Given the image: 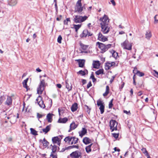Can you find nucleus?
Masks as SVG:
<instances>
[{"label": "nucleus", "mask_w": 158, "mask_h": 158, "mask_svg": "<svg viewBox=\"0 0 158 158\" xmlns=\"http://www.w3.org/2000/svg\"><path fill=\"white\" fill-rule=\"evenodd\" d=\"M100 26L101 28V31L103 34L108 33L110 30L111 26L110 24L101 25Z\"/></svg>", "instance_id": "obj_6"}, {"label": "nucleus", "mask_w": 158, "mask_h": 158, "mask_svg": "<svg viewBox=\"0 0 158 158\" xmlns=\"http://www.w3.org/2000/svg\"><path fill=\"white\" fill-rule=\"evenodd\" d=\"M83 7L82 6L81 0H78L76 4L75 12L80 13L83 10Z\"/></svg>", "instance_id": "obj_5"}, {"label": "nucleus", "mask_w": 158, "mask_h": 158, "mask_svg": "<svg viewBox=\"0 0 158 158\" xmlns=\"http://www.w3.org/2000/svg\"><path fill=\"white\" fill-rule=\"evenodd\" d=\"M86 80L84 79H83L82 80V83L83 85H84L85 83H86Z\"/></svg>", "instance_id": "obj_59"}, {"label": "nucleus", "mask_w": 158, "mask_h": 158, "mask_svg": "<svg viewBox=\"0 0 158 158\" xmlns=\"http://www.w3.org/2000/svg\"><path fill=\"white\" fill-rule=\"evenodd\" d=\"M114 78H115L114 76H113L112 77L110 81V83H111L114 80Z\"/></svg>", "instance_id": "obj_58"}, {"label": "nucleus", "mask_w": 158, "mask_h": 158, "mask_svg": "<svg viewBox=\"0 0 158 158\" xmlns=\"http://www.w3.org/2000/svg\"><path fill=\"white\" fill-rule=\"evenodd\" d=\"M87 72L88 71L87 70L84 71L81 70L78 72L77 74H81L82 76H84L86 74V73H87Z\"/></svg>", "instance_id": "obj_35"}, {"label": "nucleus", "mask_w": 158, "mask_h": 158, "mask_svg": "<svg viewBox=\"0 0 158 158\" xmlns=\"http://www.w3.org/2000/svg\"><path fill=\"white\" fill-rule=\"evenodd\" d=\"M69 22L70 23V20L69 18H67L64 21V25H68Z\"/></svg>", "instance_id": "obj_41"}, {"label": "nucleus", "mask_w": 158, "mask_h": 158, "mask_svg": "<svg viewBox=\"0 0 158 158\" xmlns=\"http://www.w3.org/2000/svg\"><path fill=\"white\" fill-rule=\"evenodd\" d=\"M86 107V109H87V112L89 114L90 112V109L89 108V107L87 106H85Z\"/></svg>", "instance_id": "obj_53"}, {"label": "nucleus", "mask_w": 158, "mask_h": 158, "mask_svg": "<svg viewBox=\"0 0 158 158\" xmlns=\"http://www.w3.org/2000/svg\"><path fill=\"white\" fill-rule=\"evenodd\" d=\"M62 39V38L61 36L60 35H59L57 39L58 42L59 43H61Z\"/></svg>", "instance_id": "obj_46"}, {"label": "nucleus", "mask_w": 158, "mask_h": 158, "mask_svg": "<svg viewBox=\"0 0 158 158\" xmlns=\"http://www.w3.org/2000/svg\"><path fill=\"white\" fill-rule=\"evenodd\" d=\"M72 137L70 136H67L64 139V141L66 143H67L69 144H70L71 143Z\"/></svg>", "instance_id": "obj_25"}, {"label": "nucleus", "mask_w": 158, "mask_h": 158, "mask_svg": "<svg viewBox=\"0 0 158 158\" xmlns=\"http://www.w3.org/2000/svg\"><path fill=\"white\" fill-rule=\"evenodd\" d=\"M43 116V115L39 113H37V117L39 118H42Z\"/></svg>", "instance_id": "obj_50"}, {"label": "nucleus", "mask_w": 158, "mask_h": 158, "mask_svg": "<svg viewBox=\"0 0 158 158\" xmlns=\"http://www.w3.org/2000/svg\"><path fill=\"white\" fill-rule=\"evenodd\" d=\"M87 129L85 128H82V130L79 132V136L82 137L83 136L85 135L87 133Z\"/></svg>", "instance_id": "obj_18"}, {"label": "nucleus", "mask_w": 158, "mask_h": 158, "mask_svg": "<svg viewBox=\"0 0 158 158\" xmlns=\"http://www.w3.org/2000/svg\"><path fill=\"white\" fill-rule=\"evenodd\" d=\"M33 30V29L30 28H29L28 29V32L31 33L32 31Z\"/></svg>", "instance_id": "obj_62"}, {"label": "nucleus", "mask_w": 158, "mask_h": 158, "mask_svg": "<svg viewBox=\"0 0 158 158\" xmlns=\"http://www.w3.org/2000/svg\"><path fill=\"white\" fill-rule=\"evenodd\" d=\"M8 2L9 5L11 6H15L17 3L16 0H8Z\"/></svg>", "instance_id": "obj_22"}, {"label": "nucleus", "mask_w": 158, "mask_h": 158, "mask_svg": "<svg viewBox=\"0 0 158 158\" xmlns=\"http://www.w3.org/2000/svg\"><path fill=\"white\" fill-rule=\"evenodd\" d=\"M92 144H91L90 145L87 146L85 148V150L86 152L88 153L91 151V147L92 145Z\"/></svg>", "instance_id": "obj_39"}, {"label": "nucleus", "mask_w": 158, "mask_h": 158, "mask_svg": "<svg viewBox=\"0 0 158 158\" xmlns=\"http://www.w3.org/2000/svg\"><path fill=\"white\" fill-rule=\"evenodd\" d=\"M36 70L38 72H40L41 71V70L39 68H37L36 69Z\"/></svg>", "instance_id": "obj_64"}, {"label": "nucleus", "mask_w": 158, "mask_h": 158, "mask_svg": "<svg viewBox=\"0 0 158 158\" xmlns=\"http://www.w3.org/2000/svg\"><path fill=\"white\" fill-rule=\"evenodd\" d=\"M47 83L45 82L44 79L40 80L39 86L37 89V93L39 94H41L44 90Z\"/></svg>", "instance_id": "obj_2"}, {"label": "nucleus", "mask_w": 158, "mask_h": 158, "mask_svg": "<svg viewBox=\"0 0 158 158\" xmlns=\"http://www.w3.org/2000/svg\"><path fill=\"white\" fill-rule=\"evenodd\" d=\"M59 88H60L61 87V85L60 84H58L56 85Z\"/></svg>", "instance_id": "obj_61"}, {"label": "nucleus", "mask_w": 158, "mask_h": 158, "mask_svg": "<svg viewBox=\"0 0 158 158\" xmlns=\"http://www.w3.org/2000/svg\"><path fill=\"white\" fill-rule=\"evenodd\" d=\"M36 100V102L38 103L41 108H44L45 107L43 101L42 100V98L41 96H39Z\"/></svg>", "instance_id": "obj_10"}, {"label": "nucleus", "mask_w": 158, "mask_h": 158, "mask_svg": "<svg viewBox=\"0 0 158 158\" xmlns=\"http://www.w3.org/2000/svg\"><path fill=\"white\" fill-rule=\"evenodd\" d=\"M51 146H52V153H54L55 152L56 150V148L57 147L55 145H54L53 146H52V145H51Z\"/></svg>", "instance_id": "obj_42"}, {"label": "nucleus", "mask_w": 158, "mask_h": 158, "mask_svg": "<svg viewBox=\"0 0 158 158\" xmlns=\"http://www.w3.org/2000/svg\"><path fill=\"white\" fill-rule=\"evenodd\" d=\"M91 35L90 33L88 32L87 30L85 29L83 31L82 34L81 35V38H82L85 37L87 36H90Z\"/></svg>", "instance_id": "obj_16"}, {"label": "nucleus", "mask_w": 158, "mask_h": 158, "mask_svg": "<svg viewBox=\"0 0 158 158\" xmlns=\"http://www.w3.org/2000/svg\"><path fill=\"white\" fill-rule=\"evenodd\" d=\"M115 64V63L114 62H107L106 63L105 69L106 70L110 69L111 67H114Z\"/></svg>", "instance_id": "obj_12"}, {"label": "nucleus", "mask_w": 158, "mask_h": 158, "mask_svg": "<svg viewBox=\"0 0 158 158\" xmlns=\"http://www.w3.org/2000/svg\"><path fill=\"white\" fill-rule=\"evenodd\" d=\"M66 87L68 89V91L72 89L71 86L69 85L68 83L67 82L66 83Z\"/></svg>", "instance_id": "obj_43"}, {"label": "nucleus", "mask_w": 158, "mask_h": 158, "mask_svg": "<svg viewBox=\"0 0 158 158\" xmlns=\"http://www.w3.org/2000/svg\"><path fill=\"white\" fill-rule=\"evenodd\" d=\"M73 21L76 23H81L86 20L88 17L86 16H82L79 15H76L73 17Z\"/></svg>", "instance_id": "obj_1"}, {"label": "nucleus", "mask_w": 158, "mask_h": 158, "mask_svg": "<svg viewBox=\"0 0 158 158\" xmlns=\"http://www.w3.org/2000/svg\"><path fill=\"white\" fill-rule=\"evenodd\" d=\"M50 156L52 157L53 158H56V156H54L53 153H51Z\"/></svg>", "instance_id": "obj_60"}, {"label": "nucleus", "mask_w": 158, "mask_h": 158, "mask_svg": "<svg viewBox=\"0 0 158 158\" xmlns=\"http://www.w3.org/2000/svg\"><path fill=\"white\" fill-rule=\"evenodd\" d=\"M78 126L77 124H75V122H73L70 125V129L68 131L70 132L71 130L75 129Z\"/></svg>", "instance_id": "obj_17"}, {"label": "nucleus", "mask_w": 158, "mask_h": 158, "mask_svg": "<svg viewBox=\"0 0 158 158\" xmlns=\"http://www.w3.org/2000/svg\"><path fill=\"white\" fill-rule=\"evenodd\" d=\"M81 152L76 151L73 152L70 154V156L72 158H79L81 156Z\"/></svg>", "instance_id": "obj_11"}, {"label": "nucleus", "mask_w": 158, "mask_h": 158, "mask_svg": "<svg viewBox=\"0 0 158 158\" xmlns=\"http://www.w3.org/2000/svg\"><path fill=\"white\" fill-rule=\"evenodd\" d=\"M91 140L87 137H84L83 140V142L85 144H87L91 143Z\"/></svg>", "instance_id": "obj_20"}, {"label": "nucleus", "mask_w": 158, "mask_h": 158, "mask_svg": "<svg viewBox=\"0 0 158 158\" xmlns=\"http://www.w3.org/2000/svg\"><path fill=\"white\" fill-rule=\"evenodd\" d=\"M109 92V87L108 86L106 87V90L105 93L103 94V96L104 97L106 96Z\"/></svg>", "instance_id": "obj_32"}, {"label": "nucleus", "mask_w": 158, "mask_h": 158, "mask_svg": "<svg viewBox=\"0 0 158 158\" xmlns=\"http://www.w3.org/2000/svg\"><path fill=\"white\" fill-rule=\"evenodd\" d=\"M97 44L98 45V47L101 49V52L102 53H104L106 51L111 47V45L110 44L105 45L104 44L99 42H97Z\"/></svg>", "instance_id": "obj_3"}, {"label": "nucleus", "mask_w": 158, "mask_h": 158, "mask_svg": "<svg viewBox=\"0 0 158 158\" xmlns=\"http://www.w3.org/2000/svg\"><path fill=\"white\" fill-rule=\"evenodd\" d=\"M97 105L99 106V109L100 110L101 113L103 114L104 111V104L101 99L98 100L97 101Z\"/></svg>", "instance_id": "obj_8"}, {"label": "nucleus", "mask_w": 158, "mask_h": 158, "mask_svg": "<svg viewBox=\"0 0 158 158\" xmlns=\"http://www.w3.org/2000/svg\"><path fill=\"white\" fill-rule=\"evenodd\" d=\"M52 141L54 143L57 144L59 146L60 144V141L58 137H55L52 138Z\"/></svg>", "instance_id": "obj_19"}, {"label": "nucleus", "mask_w": 158, "mask_h": 158, "mask_svg": "<svg viewBox=\"0 0 158 158\" xmlns=\"http://www.w3.org/2000/svg\"><path fill=\"white\" fill-rule=\"evenodd\" d=\"M114 151L113 152H116V151L118 152H119L120 150L119 149H117L116 147H115L114 148Z\"/></svg>", "instance_id": "obj_56"}, {"label": "nucleus", "mask_w": 158, "mask_h": 158, "mask_svg": "<svg viewBox=\"0 0 158 158\" xmlns=\"http://www.w3.org/2000/svg\"><path fill=\"white\" fill-rule=\"evenodd\" d=\"M99 21H100V25H109L110 19L107 15H104V16L100 18Z\"/></svg>", "instance_id": "obj_4"}, {"label": "nucleus", "mask_w": 158, "mask_h": 158, "mask_svg": "<svg viewBox=\"0 0 158 158\" xmlns=\"http://www.w3.org/2000/svg\"><path fill=\"white\" fill-rule=\"evenodd\" d=\"M28 78H27L26 79L23 81V87L27 89V90H28V87L27 85V82Z\"/></svg>", "instance_id": "obj_28"}, {"label": "nucleus", "mask_w": 158, "mask_h": 158, "mask_svg": "<svg viewBox=\"0 0 158 158\" xmlns=\"http://www.w3.org/2000/svg\"><path fill=\"white\" fill-rule=\"evenodd\" d=\"M71 148H76L77 149L78 148L79 146L78 145H73L71 146Z\"/></svg>", "instance_id": "obj_55"}, {"label": "nucleus", "mask_w": 158, "mask_h": 158, "mask_svg": "<svg viewBox=\"0 0 158 158\" xmlns=\"http://www.w3.org/2000/svg\"><path fill=\"white\" fill-rule=\"evenodd\" d=\"M133 72L134 73L136 74L137 75H138L140 77H142L144 76V74L143 73L140 72L139 71H137V73H135V70H134L133 71Z\"/></svg>", "instance_id": "obj_36"}, {"label": "nucleus", "mask_w": 158, "mask_h": 158, "mask_svg": "<svg viewBox=\"0 0 158 158\" xmlns=\"http://www.w3.org/2000/svg\"><path fill=\"white\" fill-rule=\"evenodd\" d=\"M53 115V114L49 113L47 116V119L48 121L49 122H51L52 121V116Z\"/></svg>", "instance_id": "obj_27"}, {"label": "nucleus", "mask_w": 158, "mask_h": 158, "mask_svg": "<svg viewBox=\"0 0 158 158\" xmlns=\"http://www.w3.org/2000/svg\"><path fill=\"white\" fill-rule=\"evenodd\" d=\"M12 100L11 97L8 96L5 104L7 106H10L12 104Z\"/></svg>", "instance_id": "obj_15"}, {"label": "nucleus", "mask_w": 158, "mask_h": 158, "mask_svg": "<svg viewBox=\"0 0 158 158\" xmlns=\"http://www.w3.org/2000/svg\"><path fill=\"white\" fill-rule=\"evenodd\" d=\"M93 65L94 68H98L100 64L98 61H95L93 63Z\"/></svg>", "instance_id": "obj_30"}, {"label": "nucleus", "mask_w": 158, "mask_h": 158, "mask_svg": "<svg viewBox=\"0 0 158 158\" xmlns=\"http://www.w3.org/2000/svg\"><path fill=\"white\" fill-rule=\"evenodd\" d=\"M42 142L43 144V146L46 148L47 147L48 144V143L45 140V139L44 138L43 140H42Z\"/></svg>", "instance_id": "obj_34"}, {"label": "nucleus", "mask_w": 158, "mask_h": 158, "mask_svg": "<svg viewBox=\"0 0 158 158\" xmlns=\"http://www.w3.org/2000/svg\"><path fill=\"white\" fill-rule=\"evenodd\" d=\"M113 52L112 53V56L113 57L115 58H116L118 56V53L117 52H115L114 51H113Z\"/></svg>", "instance_id": "obj_45"}, {"label": "nucleus", "mask_w": 158, "mask_h": 158, "mask_svg": "<svg viewBox=\"0 0 158 158\" xmlns=\"http://www.w3.org/2000/svg\"><path fill=\"white\" fill-rule=\"evenodd\" d=\"M142 94V92L140 91L138 92V95L139 96H140Z\"/></svg>", "instance_id": "obj_63"}, {"label": "nucleus", "mask_w": 158, "mask_h": 158, "mask_svg": "<svg viewBox=\"0 0 158 158\" xmlns=\"http://www.w3.org/2000/svg\"><path fill=\"white\" fill-rule=\"evenodd\" d=\"M110 2L114 6H115L116 5V3L114 0H111Z\"/></svg>", "instance_id": "obj_57"}, {"label": "nucleus", "mask_w": 158, "mask_h": 158, "mask_svg": "<svg viewBox=\"0 0 158 158\" xmlns=\"http://www.w3.org/2000/svg\"><path fill=\"white\" fill-rule=\"evenodd\" d=\"M104 70L103 69H100L95 72V73L97 75H99L103 73Z\"/></svg>", "instance_id": "obj_38"}, {"label": "nucleus", "mask_w": 158, "mask_h": 158, "mask_svg": "<svg viewBox=\"0 0 158 158\" xmlns=\"http://www.w3.org/2000/svg\"><path fill=\"white\" fill-rule=\"evenodd\" d=\"M92 86V84L91 82H89L87 85V88H89L90 87Z\"/></svg>", "instance_id": "obj_51"}, {"label": "nucleus", "mask_w": 158, "mask_h": 158, "mask_svg": "<svg viewBox=\"0 0 158 158\" xmlns=\"http://www.w3.org/2000/svg\"><path fill=\"white\" fill-rule=\"evenodd\" d=\"M6 98L5 96L2 95L0 97V105L1 104L2 102L5 100Z\"/></svg>", "instance_id": "obj_40"}, {"label": "nucleus", "mask_w": 158, "mask_h": 158, "mask_svg": "<svg viewBox=\"0 0 158 158\" xmlns=\"http://www.w3.org/2000/svg\"><path fill=\"white\" fill-rule=\"evenodd\" d=\"M155 23H157L158 22V15H156L154 17Z\"/></svg>", "instance_id": "obj_48"}, {"label": "nucleus", "mask_w": 158, "mask_h": 158, "mask_svg": "<svg viewBox=\"0 0 158 158\" xmlns=\"http://www.w3.org/2000/svg\"><path fill=\"white\" fill-rule=\"evenodd\" d=\"M113 100V99L111 100L109 102V108H111L113 105L112 104Z\"/></svg>", "instance_id": "obj_47"}, {"label": "nucleus", "mask_w": 158, "mask_h": 158, "mask_svg": "<svg viewBox=\"0 0 158 158\" xmlns=\"http://www.w3.org/2000/svg\"><path fill=\"white\" fill-rule=\"evenodd\" d=\"M142 151L146 155H148V153L146 150V149L145 148H143L141 149Z\"/></svg>", "instance_id": "obj_44"}, {"label": "nucleus", "mask_w": 158, "mask_h": 158, "mask_svg": "<svg viewBox=\"0 0 158 158\" xmlns=\"http://www.w3.org/2000/svg\"><path fill=\"white\" fill-rule=\"evenodd\" d=\"M154 71L155 73V76L157 77H158V72L155 70H154Z\"/></svg>", "instance_id": "obj_54"}, {"label": "nucleus", "mask_w": 158, "mask_h": 158, "mask_svg": "<svg viewBox=\"0 0 158 158\" xmlns=\"http://www.w3.org/2000/svg\"><path fill=\"white\" fill-rule=\"evenodd\" d=\"M146 38L149 40L152 36V34L151 32L150 31H148L146 32V33L145 34Z\"/></svg>", "instance_id": "obj_29"}, {"label": "nucleus", "mask_w": 158, "mask_h": 158, "mask_svg": "<svg viewBox=\"0 0 158 158\" xmlns=\"http://www.w3.org/2000/svg\"><path fill=\"white\" fill-rule=\"evenodd\" d=\"M50 128V126H47L45 128L42 129L43 132L46 134L49 131Z\"/></svg>", "instance_id": "obj_31"}, {"label": "nucleus", "mask_w": 158, "mask_h": 158, "mask_svg": "<svg viewBox=\"0 0 158 158\" xmlns=\"http://www.w3.org/2000/svg\"><path fill=\"white\" fill-rule=\"evenodd\" d=\"M68 120V119L66 118H60L58 120V122L59 123H65Z\"/></svg>", "instance_id": "obj_26"}, {"label": "nucleus", "mask_w": 158, "mask_h": 158, "mask_svg": "<svg viewBox=\"0 0 158 158\" xmlns=\"http://www.w3.org/2000/svg\"><path fill=\"white\" fill-rule=\"evenodd\" d=\"M110 129L112 131L117 130L118 123L115 120H112L110 122Z\"/></svg>", "instance_id": "obj_9"}, {"label": "nucleus", "mask_w": 158, "mask_h": 158, "mask_svg": "<svg viewBox=\"0 0 158 158\" xmlns=\"http://www.w3.org/2000/svg\"><path fill=\"white\" fill-rule=\"evenodd\" d=\"M78 139L77 138L74 137H72L70 144H76L78 142Z\"/></svg>", "instance_id": "obj_24"}, {"label": "nucleus", "mask_w": 158, "mask_h": 158, "mask_svg": "<svg viewBox=\"0 0 158 158\" xmlns=\"http://www.w3.org/2000/svg\"><path fill=\"white\" fill-rule=\"evenodd\" d=\"M81 27V24H74L73 25L74 28L75 29L76 31H77Z\"/></svg>", "instance_id": "obj_37"}, {"label": "nucleus", "mask_w": 158, "mask_h": 158, "mask_svg": "<svg viewBox=\"0 0 158 158\" xmlns=\"http://www.w3.org/2000/svg\"><path fill=\"white\" fill-rule=\"evenodd\" d=\"M98 39L99 40L103 42L107 40V38L103 35L101 33L98 34Z\"/></svg>", "instance_id": "obj_14"}, {"label": "nucleus", "mask_w": 158, "mask_h": 158, "mask_svg": "<svg viewBox=\"0 0 158 158\" xmlns=\"http://www.w3.org/2000/svg\"><path fill=\"white\" fill-rule=\"evenodd\" d=\"M123 112L124 113H126L127 114H131V113L129 111H128L127 110H124L123 111Z\"/></svg>", "instance_id": "obj_52"}, {"label": "nucleus", "mask_w": 158, "mask_h": 158, "mask_svg": "<svg viewBox=\"0 0 158 158\" xmlns=\"http://www.w3.org/2000/svg\"><path fill=\"white\" fill-rule=\"evenodd\" d=\"M30 130L31 131V133L32 135H38L37 133V132L33 128H31L30 129Z\"/></svg>", "instance_id": "obj_33"}, {"label": "nucleus", "mask_w": 158, "mask_h": 158, "mask_svg": "<svg viewBox=\"0 0 158 158\" xmlns=\"http://www.w3.org/2000/svg\"><path fill=\"white\" fill-rule=\"evenodd\" d=\"M77 61L78 62L79 67H83L85 64V60H77Z\"/></svg>", "instance_id": "obj_21"}, {"label": "nucleus", "mask_w": 158, "mask_h": 158, "mask_svg": "<svg viewBox=\"0 0 158 158\" xmlns=\"http://www.w3.org/2000/svg\"><path fill=\"white\" fill-rule=\"evenodd\" d=\"M77 103H75L72 106L71 109L72 111L74 112L76 111L77 109Z\"/></svg>", "instance_id": "obj_23"}, {"label": "nucleus", "mask_w": 158, "mask_h": 158, "mask_svg": "<svg viewBox=\"0 0 158 158\" xmlns=\"http://www.w3.org/2000/svg\"><path fill=\"white\" fill-rule=\"evenodd\" d=\"M112 135L115 138H117L118 137L119 134L117 133H112Z\"/></svg>", "instance_id": "obj_49"}, {"label": "nucleus", "mask_w": 158, "mask_h": 158, "mask_svg": "<svg viewBox=\"0 0 158 158\" xmlns=\"http://www.w3.org/2000/svg\"><path fill=\"white\" fill-rule=\"evenodd\" d=\"M7 119H10V122L12 124L15 123L16 122V117L15 115L10 114L7 117Z\"/></svg>", "instance_id": "obj_13"}, {"label": "nucleus", "mask_w": 158, "mask_h": 158, "mask_svg": "<svg viewBox=\"0 0 158 158\" xmlns=\"http://www.w3.org/2000/svg\"><path fill=\"white\" fill-rule=\"evenodd\" d=\"M121 46L124 49L131 50L132 49V45L127 40H125L122 43Z\"/></svg>", "instance_id": "obj_7"}]
</instances>
